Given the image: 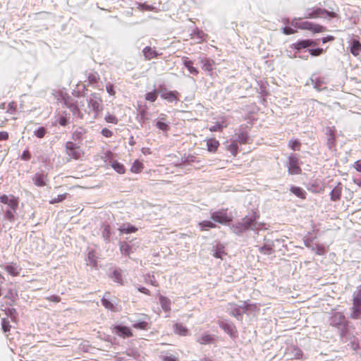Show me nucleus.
<instances>
[{
  "instance_id": "36",
  "label": "nucleus",
  "mask_w": 361,
  "mask_h": 361,
  "mask_svg": "<svg viewBox=\"0 0 361 361\" xmlns=\"http://www.w3.org/2000/svg\"><path fill=\"white\" fill-rule=\"evenodd\" d=\"M144 169L143 164L139 160H135L130 168V171L134 173H140Z\"/></svg>"
},
{
  "instance_id": "35",
  "label": "nucleus",
  "mask_w": 361,
  "mask_h": 361,
  "mask_svg": "<svg viewBox=\"0 0 361 361\" xmlns=\"http://www.w3.org/2000/svg\"><path fill=\"white\" fill-rule=\"evenodd\" d=\"M183 64L191 74L194 75H198L199 71L195 67L193 66V63L192 61L188 60L186 58V59L184 60Z\"/></svg>"
},
{
  "instance_id": "3",
  "label": "nucleus",
  "mask_w": 361,
  "mask_h": 361,
  "mask_svg": "<svg viewBox=\"0 0 361 361\" xmlns=\"http://www.w3.org/2000/svg\"><path fill=\"white\" fill-rule=\"evenodd\" d=\"M88 114L93 113L94 118H96L102 111V98L97 93H92L87 99Z\"/></svg>"
},
{
  "instance_id": "40",
  "label": "nucleus",
  "mask_w": 361,
  "mask_h": 361,
  "mask_svg": "<svg viewBox=\"0 0 361 361\" xmlns=\"http://www.w3.org/2000/svg\"><path fill=\"white\" fill-rule=\"evenodd\" d=\"M317 255H324L327 251V248L322 244L317 243L312 249Z\"/></svg>"
},
{
  "instance_id": "47",
  "label": "nucleus",
  "mask_w": 361,
  "mask_h": 361,
  "mask_svg": "<svg viewBox=\"0 0 361 361\" xmlns=\"http://www.w3.org/2000/svg\"><path fill=\"white\" fill-rule=\"evenodd\" d=\"M137 8L140 11H153L155 8L146 3H138Z\"/></svg>"
},
{
  "instance_id": "38",
  "label": "nucleus",
  "mask_w": 361,
  "mask_h": 361,
  "mask_svg": "<svg viewBox=\"0 0 361 361\" xmlns=\"http://www.w3.org/2000/svg\"><path fill=\"white\" fill-rule=\"evenodd\" d=\"M199 226L202 231H207L209 228H214L216 227V224L211 221H203L200 222Z\"/></svg>"
},
{
  "instance_id": "22",
  "label": "nucleus",
  "mask_w": 361,
  "mask_h": 361,
  "mask_svg": "<svg viewBox=\"0 0 361 361\" xmlns=\"http://www.w3.org/2000/svg\"><path fill=\"white\" fill-rule=\"evenodd\" d=\"M18 298V291L15 288H12L8 289L6 294L4 296L5 299H8L10 300L8 305L11 306L14 305Z\"/></svg>"
},
{
  "instance_id": "44",
  "label": "nucleus",
  "mask_w": 361,
  "mask_h": 361,
  "mask_svg": "<svg viewBox=\"0 0 361 361\" xmlns=\"http://www.w3.org/2000/svg\"><path fill=\"white\" fill-rule=\"evenodd\" d=\"M121 254L129 256L131 251V246L126 242H122L120 245Z\"/></svg>"
},
{
  "instance_id": "19",
  "label": "nucleus",
  "mask_w": 361,
  "mask_h": 361,
  "mask_svg": "<svg viewBox=\"0 0 361 361\" xmlns=\"http://www.w3.org/2000/svg\"><path fill=\"white\" fill-rule=\"evenodd\" d=\"M147 320L136 322L133 324V327L136 329L148 330L151 327L150 318L148 315L145 314Z\"/></svg>"
},
{
  "instance_id": "24",
  "label": "nucleus",
  "mask_w": 361,
  "mask_h": 361,
  "mask_svg": "<svg viewBox=\"0 0 361 361\" xmlns=\"http://www.w3.org/2000/svg\"><path fill=\"white\" fill-rule=\"evenodd\" d=\"M316 44H317V43L313 40L304 39V40L298 42L297 43H295L294 44V46L296 49L300 50L302 49L307 48L308 47H314Z\"/></svg>"
},
{
  "instance_id": "23",
  "label": "nucleus",
  "mask_w": 361,
  "mask_h": 361,
  "mask_svg": "<svg viewBox=\"0 0 361 361\" xmlns=\"http://www.w3.org/2000/svg\"><path fill=\"white\" fill-rule=\"evenodd\" d=\"M142 53L146 60L153 59L159 55L156 49L152 48L151 47H145L142 50Z\"/></svg>"
},
{
  "instance_id": "60",
  "label": "nucleus",
  "mask_w": 361,
  "mask_h": 361,
  "mask_svg": "<svg viewBox=\"0 0 361 361\" xmlns=\"http://www.w3.org/2000/svg\"><path fill=\"white\" fill-rule=\"evenodd\" d=\"M238 143L246 144L247 142V135L245 133H241L238 135Z\"/></svg>"
},
{
  "instance_id": "43",
  "label": "nucleus",
  "mask_w": 361,
  "mask_h": 361,
  "mask_svg": "<svg viewBox=\"0 0 361 361\" xmlns=\"http://www.w3.org/2000/svg\"><path fill=\"white\" fill-rule=\"evenodd\" d=\"M227 149L233 157H236L238 152V143L237 140L233 141L227 147Z\"/></svg>"
},
{
  "instance_id": "25",
  "label": "nucleus",
  "mask_w": 361,
  "mask_h": 361,
  "mask_svg": "<svg viewBox=\"0 0 361 361\" xmlns=\"http://www.w3.org/2000/svg\"><path fill=\"white\" fill-rule=\"evenodd\" d=\"M207 150L210 152H216L220 145L219 140L214 138H209L206 140Z\"/></svg>"
},
{
  "instance_id": "17",
  "label": "nucleus",
  "mask_w": 361,
  "mask_h": 361,
  "mask_svg": "<svg viewBox=\"0 0 361 361\" xmlns=\"http://www.w3.org/2000/svg\"><path fill=\"white\" fill-rule=\"evenodd\" d=\"M327 146L329 149L335 147L336 145V129L334 127L327 128Z\"/></svg>"
},
{
  "instance_id": "48",
  "label": "nucleus",
  "mask_w": 361,
  "mask_h": 361,
  "mask_svg": "<svg viewBox=\"0 0 361 361\" xmlns=\"http://www.w3.org/2000/svg\"><path fill=\"white\" fill-rule=\"evenodd\" d=\"M85 131L82 128H80L77 130H75L72 135V138L74 140H80L82 138L83 135L85 134Z\"/></svg>"
},
{
  "instance_id": "7",
  "label": "nucleus",
  "mask_w": 361,
  "mask_h": 361,
  "mask_svg": "<svg viewBox=\"0 0 361 361\" xmlns=\"http://www.w3.org/2000/svg\"><path fill=\"white\" fill-rule=\"evenodd\" d=\"M301 162L295 155H290L288 157L287 168L290 175H298L302 173L300 167Z\"/></svg>"
},
{
  "instance_id": "29",
  "label": "nucleus",
  "mask_w": 361,
  "mask_h": 361,
  "mask_svg": "<svg viewBox=\"0 0 361 361\" xmlns=\"http://www.w3.org/2000/svg\"><path fill=\"white\" fill-rule=\"evenodd\" d=\"M215 341L214 336L210 334H203L198 339L197 342L201 345H207L213 343Z\"/></svg>"
},
{
  "instance_id": "4",
  "label": "nucleus",
  "mask_w": 361,
  "mask_h": 361,
  "mask_svg": "<svg viewBox=\"0 0 361 361\" xmlns=\"http://www.w3.org/2000/svg\"><path fill=\"white\" fill-rule=\"evenodd\" d=\"M65 152L70 159L73 160H80L85 156L84 150L71 141L66 142Z\"/></svg>"
},
{
  "instance_id": "21",
  "label": "nucleus",
  "mask_w": 361,
  "mask_h": 361,
  "mask_svg": "<svg viewBox=\"0 0 361 361\" xmlns=\"http://www.w3.org/2000/svg\"><path fill=\"white\" fill-rule=\"evenodd\" d=\"M190 35L192 39H198V43L207 41L208 38L207 35L205 34L203 31L199 30L198 28H195Z\"/></svg>"
},
{
  "instance_id": "18",
  "label": "nucleus",
  "mask_w": 361,
  "mask_h": 361,
  "mask_svg": "<svg viewBox=\"0 0 361 361\" xmlns=\"http://www.w3.org/2000/svg\"><path fill=\"white\" fill-rule=\"evenodd\" d=\"M1 209L4 213V219L6 220H8L10 222H13L15 221L17 209H15L14 212L12 207H6V208L2 207Z\"/></svg>"
},
{
  "instance_id": "49",
  "label": "nucleus",
  "mask_w": 361,
  "mask_h": 361,
  "mask_svg": "<svg viewBox=\"0 0 361 361\" xmlns=\"http://www.w3.org/2000/svg\"><path fill=\"white\" fill-rule=\"evenodd\" d=\"M111 166H112L113 169L115 171H116L118 173L123 174L125 173L126 169H125L124 166L122 164H121L116 161H114L112 163Z\"/></svg>"
},
{
  "instance_id": "63",
  "label": "nucleus",
  "mask_w": 361,
  "mask_h": 361,
  "mask_svg": "<svg viewBox=\"0 0 361 361\" xmlns=\"http://www.w3.org/2000/svg\"><path fill=\"white\" fill-rule=\"evenodd\" d=\"M46 300L53 302H59L61 300V297L57 295H52L46 298Z\"/></svg>"
},
{
  "instance_id": "30",
  "label": "nucleus",
  "mask_w": 361,
  "mask_h": 361,
  "mask_svg": "<svg viewBox=\"0 0 361 361\" xmlns=\"http://www.w3.org/2000/svg\"><path fill=\"white\" fill-rule=\"evenodd\" d=\"M201 63L202 64V70L207 72H212L213 66L215 64V62L213 60H210L209 59H204L201 60Z\"/></svg>"
},
{
  "instance_id": "56",
  "label": "nucleus",
  "mask_w": 361,
  "mask_h": 361,
  "mask_svg": "<svg viewBox=\"0 0 361 361\" xmlns=\"http://www.w3.org/2000/svg\"><path fill=\"white\" fill-rule=\"evenodd\" d=\"M259 252L263 255H271L273 252V248L267 245H265L259 248Z\"/></svg>"
},
{
  "instance_id": "37",
  "label": "nucleus",
  "mask_w": 361,
  "mask_h": 361,
  "mask_svg": "<svg viewBox=\"0 0 361 361\" xmlns=\"http://www.w3.org/2000/svg\"><path fill=\"white\" fill-rule=\"evenodd\" d=\"M227 126L225 121L216 122L214 126L209 127V130L211 132H221L224 128Z\"/></svg>"
},
{
  "instance_id": "51",
  "label": "nucleus",
  "mask_w": 361,
  "mask_h": 361,
  "mask_svg": "<svg viewBox=\"0 0 361 361\" xmlns=\"http://www.w3.org/2000/svg\"><path fill=\"white\" fill-rule=\"evenodd\" d=\"M292 359L295 360H303L304 355L301 349L299 348H293V357Z\"/></svg>"
},
{
  "instance_id": "57",
  "label": "nucleus",
  "mask_w": 361,
  "mask_h": 361,
  "mask_svg": "<svg viewBox=\"0 0 361 361\" xmlns=\"http://www.w3.org/2000/svg\"><path fill=\"white\" fill-rule=\"evenodd\" d=\"M156 126L161 130L164 131V132H166L169 130V126L167 123L161 121H158L157 123H156Z\"/></svg>"
},
{
  "instance_id": "62",
  "label": "nucleus",
  "mask_w": 361,
  "mask_h": 361,
  "mask_svg": "<svg viewBox=\"0 0 361 361\" xmlns=\"http://www.w3.org/2000/svg\"><path fill=\"white\" fill-rule=\"evenodd\" d=\"M309 51L311 55H312L314 56H317L321 55L324 52V50L322 48H317V49H310Z\"/></svg>"
},
{
  "instance_id": "55",
  "label": "nucleus",
  "mask_w": 361,
  "mask_h": 361,
  "mask_svg": "<svg viewBox=\"0 0 361 361\" xmlns=\"http://www.w3.org/2000/svg\"><path fill=\"white\" fill-rule=\"evenodd\" d=\"M353 302L361 305V287L358 288L357 292L354 294Z\"/></svg>"
},
{
  "instance_id": "52",
  "label": "nucleus",
  "mask_w": 361,
  "mask_h": 361,
  "mask_svg": "<svg viewBox=\"0 0 361 361\" xmlns=\"http://www.w3.org/2000/svg\"><path fill=\"white\" fill-rule=\"evenodd\" d=\"M301 146V143L297 140H290L288 142V147L292 150H299Z\"/></svg>"
},
{
  "instance_id": "59",
  "label": "nucleus",
  "mask_w": 361,
  "mask_h": 361,
  "mask_svg": "<svg viewBox=\"0 0 361 361\" xmlns=\"http://www.w3.org/2000/svg\"><path fill=\"white\" fill-rule=\"evenodd\" d=\"M46 129L44 127H40L35 131V135L39 138H42L46 135Z\"/></svg>"
},
{
  "instance_id": "13",
  "label": "nucleus",
  "mask_w": 361,
  "mask_h": 361,
  "mask_svg": "<svg viewBox=\"0 0 361 361\" xmlns=\"http://www.w3.org/2000/svg\"><path fill=\"white\" fill-rule=\"evenodd\" d=\"M220 327L227 333L231 337L235 338L238 333L235 326L231 323H221Z\"/></svg>"
},
{
  "instance_id": "53",
  "label": "nucleus",
  "mask_w": 361,
  "mask_h": 361,
  "mask_svg": "<svg viewBox=\"0 0 361 361\" xmlns=\"http://www.w3.org/2000/svg\"><path fill=\"white\" fill-rule=\"evenodd\" d=\"M17 111V103L14 101L11 102L8 104L6 112L10 114H13Z\"/></svg>"
},
{
  "instance_id": "27",
  "label": "nucleus",
  "mask_w": 361,
  "mask_h": 361,
  "mask_svg": "<svg viewBox=\"0 0 361 361\" xmlns=\"http://www.w3.org/2000/svg\"><path fill=\"white\" fill-rule=\"evenodd\" d=\"M350 52L351 54L357 56L361 52V43L355 39H352L351 46H350Z\"/></svg>"
},
{
  "instance_id": "33",
  "label": "nucleus",
  "mask_w": 361,
  "mask_h": 361,
  "mask_svg": "<svg viewBox=\"0 0 361 361\" xmlns=\"http://www.w3.org/2000/svg\"><path fill=\"white\" fill-rule=\"evenodd\" d=\"M228 306L230 307V314L232 316L238 317V316H240L242 314L243 311L240 310L242 309L241 307H238L237 306V305L234 303H229Z\"/></svg>"
},
{
  "instance_id": "8",
  "label": "nucleus",
  "mask_w": 361,
  "mask_h": 361,
  "mask_svg": "<svg viewBox=\"0 0 361 361\" xmlns=\"http://www.w3.org/2000/svg\"><path fill=\"white\" fill-rule=\"evenodd\" d=\"M113 333L116 334L121 338H130L133 336V333L131 329L128 326L115 325L111 327Z\"/></svg>"
},
{
  "instance_id": "15",
  "label": "nucleus",
  "mask_w": 361,
  "mask_h": 361,
  "mask_svg": "<svg viewBox=\"0 0 361 361\" xmlns=\"http://www.w3.org/2000/svg\"><path fill=\"white\" fill-rule=\"evenodd\" d=\"M343 187L341 183H338L331 191L330 198L333 202L339 201L341 198Z\"/></svg>"
},
{
  "instance_id": "42",
  "label": "nucleus",
  "mask_w": 361,
  "mask_h": 361,
  "mask_svg": "<svg viewBox=\"0 0 361 361\" xmlns=\"http://www.w3.org/2000/svg\"><path fill=\"white\" fill-rule=\"evenodd\" d=\"M137 231V228L132 225L130 224H123L120 228L119 231L121 233H135Z\"/></svg>"
},
{
  "instance_id": "5",
  "label": "nucleus",
  "mask_w": 361,
  "mask_h": 361,
  "mask_svg": "<svg viewBox=\"0 0 361 361\" xmlns=\"http://www.w3.org/2000/svg\"><path fill=\"white\" fill-rule=\"evenodd\" d=\"M211 219L221 224H229L233 221V215L228 209H221L211 214Z\"/></svg>"
},
{
  "instance_id": "1",
  "label": "nucleus",
  "mask_w": 361,
  "mask_h": 361,
  "mask_svg": "<svg viewBox=\"0 0 361 361\" xmlns=\"http://www.w3.org/2000/svg\"><path fill=\"white\" fill-rule=\"evenodd\" d=\"M291 25L298 29L310 30L313 33L324 32L326 28L319 24H316L310 21L302 20L300 18H295L291 21Z\"/></svg>"
},
{
  "instance_id": "50",
  "label": "nucleus",
  "mask_w": 361,
  "mask_h": 361,
  "mask_svg": "<svg viewBox=\"0 0 361 361\" xmlns=\"http://www.w3.org/2000/svg\"><path fill=\"white\" fill-rule=\"evenodd\" d=\"M102 304L108 310H110L111 311L115 310L114 305L111 302H110L107 298H106L105 296H104L102 299Z\"/></svg>"
},
{
  "instance_id": "58",
  "label": "nucleus",
  "mask_w": 361,
  "mask_h": 361,
  "mask_svg": "<svg viewBox=\"0 0 361 361\" xmlns=\"http://www.w3.org/2000/svg\"><path fill=\"white\" fill-rule=\"evenodd\" d=\"M1 327H2V330L4 332L9 331L11 330V325H10L9 321L6 319H2Z\"/></svg>"
},
{
  "instance_id": "34",
  "label": "nucleus",
  "mask_w": 361,
  "mask_h": 361,
  "mask_svg": "<svg viewBox=\"0 0 361 361\" xmlns=\"http://www.w3.org/2000/svg\"><path fill=\"white\" fill-rule=\"evenodd\" d=\"M111 278L119 285L123 284V276L120 270L114 269L111 275Z\"/></svg>"
},
{
  "instance_id": "39",
  "label": "nucleus",
  "mask_w": 361,
  "mask_h": 361,
  "mask_svg": "<svg viewBox=\"0 0 361 361\" xmlns=\"http://www.w3.org/2000/svg\"><path fill=\"white\" fill-rule=\"evenodd\" d=\"M241 308L243 310V312H246L248 311L257 312L259 310V307L257 304H249L247 303L246 302H244Z\"/></svg>"
},
{
  "instance_id": "6",
  "label": "nucleus",
  "mask_w": 361,
  "mask_h": 361,
  "mask_svg": "<svg viewBox=\"0 0 361 361\" xmlns=\"http://www.w3.org/2000/svg\"><path fill=\"white\" fill-rule=\"evenodd\" d=\"M324 15H326V16H328L329 18H332L338 17V15L336 12L329 11L324 8H317L308 9L305 18H317Z\"/></svg>"
},
{
  "instance_id": "2",
  "label": "nucleus",
  "mask_w": 361,
  "mask_h": 361,
  "mask_svg": "<svg viewBox=\"0 0 361 361\" xmlns=\"http://www.w3.org/2000/svg\"><path fill=\"white\" fill-rule=\"evenodd\" d=\"M259 216L257 212L252 211L242 219V221L238 222L232 226L233 232L236 234H240L248 230Z\"/></svg>"
},
{
  "instance_id": "46",
  "label": "nucleus",
  "mask_w": 361,
  "mask_h": 361,
  "mask_svg": "<svg viewBox=\"0 0 361 361\" xmlns=\"http://www.w3.org/2000/svg\"><path fill=\"white\" fill-rule=\"evenodd\" d=\"M104 120L106 123L114 125H116L118 123V118L114 114L109 112L105 115Z\"/></svg>"
},
{
  "instance_id": "16",
  "label": "nucleus",
  "mask_w": 361,
  "mask_h": 361,
  "mask_svg": "<svg viewBox=\"0 0 361 361\" xmlns=\"http://www.w3.org/2000/svg\"><path fill=\"white\" fill-rule=\"evenodd\" d=\"M326 188L325 183L324 182H319L318 180H314L310 184L308 190L313 193H320L324 191Z\"/></svg>"
},
{
  "instance_id": "32",
  "label": "nucleus",
  "mask_w": 361,
  "mask_h": 361,
  "mask_svg": "<svg viewBox=\"0 0 361 361\" xmlns=\"http://www.w3.org/2000/svg\"><path fill=\"white\" fill-rule=\"evenodd\" d=\"M351 311L350 317L352 319H357L360 318L361 315V305L353 303Z\"/></svg>"
},
{
  "instance_id": "10",
  "label": "nucleus",
  "mask_w": 361,
  "mask_h": 361,
  "mask_svg": "<svg viewBox=\"0 0 361 361\" xmlns=\"http://www.w3.org/2000/svg\"><path fill=\"white\" fill-rule=\"evenodd\" d=\"M161 97L169 102L178 100L179 93L177 91H168L166 87L162 88L160 85Z\"/></svg>"
},
{
  "instance_id": "54",
  "label": "nucleus",
  "mask_w": 361,
  "mask_h": 361,
  "mask_svg": "<svg viewBox=\"0 0 361 361\" xmlns=\"http://www.w3.org/2000/svg\"><path fill=\"white\" fill-rule=\"evenodd\" d=\"M67 196H68V193H64V194H62V195H59L56 197H54V198L51 199L49 201V203L51 204H56V203L61 202L63 201L67 197Z\"/></svg>"
},
{
  "instance_id": "9",
  "label": "nucleus",
  "mask_w": 361,
  "mask_h": 361,
  "mask_svg": "<svg viewBox=\"0 0 361 361\" xmlns=\"http://www.w3.org/2000/svg\"><path fill=\"white\" fill-rule=\"evenodd\" d=\"M0 202L7 205L8 207H12L14 211L15 209H18V197L14 196L13 195H2L0 196Z\"/></svg>"
},
{
  "instance_id": "26",
  "label": "nucleus",
  "mask_w": 361,
  "mask_h": 361,
  "mask_svg": "<svg viewBox=\"0 0 361 361\" xmlns=\"http://www.w3.org/2000/svg\"><path fill=\"white\" fill-rule=\"evenodd\" d=\"M290 191L293 195H295L296 197H298L302 200L306 199L307 193H306L305 190L300 187L293 185L290 187Z\"/></svg>"
},
{
  "instance_id": "61",
  "label": "nucleus",
  "mask_w": 361,
  "mask_h": 361,
  "mask_svg": "<svg viewBox=\"0 0 361 361\" xmlns=\"http://www.w3.org/2000/svg\"><path fill=\"white\" fill-rule=\"evenodd\" d=\"M106 92L111 96H115L116 94V91L114 90V86L113 84L111 83H108L106 84Z\"/></svg>"
},
{
  "instance_id": "31",
  "label": "nucleus",
  "mask_w": 361,
  "mask_h": 361,
  "mask_svg": "<svg viewBox=\"0 0 361 361\" xmlns=\"http://www.w3.org/2000/svg\"><path fill=\"white\" fill-rule=\"evenodd\" d=\"M174 329H175V333L180 336H185L188 335L189 331H188V328L180 323H176L174 325Z\"/></svg>"
},
{
  "instance_id": "41",
  "label": "nucleus",
  "mask_w": 361,
  "mask_h": 361,
  "mask_svg": "<svg viewBox=\"0 0 361 361\" xmlns=\"http://www.w3.org/2000/svg\"><path fill=\"white\" fill-rule=\"evenodd\" d=\"M99 80V76L98 73L95 71L90 72L87 74V81L89 84L94 85L98 82Z\"/></svg>"
},
{
  "instance_id": "12",
  "label": "nucleus",
  "mask_w": 361,
  "mask_h": 361,
  "mask_svg": "<svg viewBox=\"0 0 361 361\" xmlns=\"http://www.w3.org/2000/svg\"><path fill=\"white\" fill-rule=\"evenodd\" d=\"M345 317L342 312H334L330 318L331 324L335 326L345 325Z\"/></svg>"
},
{
  "instance_id": "14",
  "label": "nucleus",
  "mask_w": 361,
  "mask_h": 361,
  "mask_svg": "<svg viewBox=\"0 0 361 361\" xmlns=\"http://www.w3.org/2000/svg\"><path fill=\"white\" fill-rule=\"evenodd\" d=\"M32 181L38 187H43L47 185V175L43 172L37 173L32 177Z\"/></svg>"
},
{
  "instance_id": "28",
  "label": "nucleus",
  "mask_w": 361,
  "mask_h": 361,
  "mask_svg": "<svg viewBox=\"0 0 361 361\" xmlns=\"http://www.w3.org/2000/svg\"><path fill=\"white\" fill-rule=\"evenodd\" d=\"M226 252H225V247L221 243L216 244L214 250V252L213 254L214 257L216 258L223 259L224 256L226 255Z\"/></svg>"
},
{
  "instance_id": "45",
  "label": "nucleus",
  "mask_w": 361,
  "mask_h": 361,
  "mask_svg": "<svg viewBox=\"0 0 361 361\" xmlns=\"http://www.w3.org/2000/svg\"><path fill=\"white\" fill-rule=\"evenodd\" d=\"M158 97V92L157 90H154L152 92H149L145 94V99L150 102H154Z\"/></svg>"
},
{
  "instance_id": "20",
  "label": "nucleus",
  "mask_w": 361,
  "mask_h": 361,
  "mask_svg": "<svg viewBox=\"0 0 361 361\" xmlns=\"http://www.w3.org/2000/svg\"><path fill=\"white\" fill-rule=\"evenodd\" d=\"M159 300L162 310L165 312H169L171 310V302L169 298L162 295H159Z\"/></svg>"
},
{
  "instance_id": "11",
  "label": "nucleus",
  "mask_w": 361,
  "mask_h": 361,
  "mask_svg": "<svg viewBox=\"0 0 361 361\" xmlns=\"http://www.w3.org/2000/svg\"><path fill=\"white\" fill-rule=\"evenodd\" d=\"M1 267L11 276H19L22 269L19 264L16 262H9L4 265H1Z\"/></svg>"
},
{
  "instance_id": "64",
  "label": "nucleus",
  "mask_w": 361,
  "mask_h": 361,
  "mask_svg": "<svg viewBox=\"0 0 361 361\" xmlns=\"http://www.w3.org/2000/svg\"><path fill=\"white\" fill-rule=\"evenodd\" d=\"M101 133L105 137H111L113 135V132L106 128H103Z\"/></svg>"
}]
</instances>
